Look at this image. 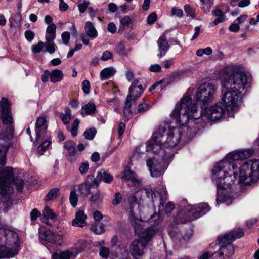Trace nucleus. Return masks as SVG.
Listing matches in <instances>:
<instances>
[{"mask_svg":"<svg viewBox=\"0 0 259 259\" xmlns=\"http://www.w3.org/2000/svg\"><path fill=\"white\" fill-rule=\"evenodd\" d=\"M82 89L86 94H88L90 93V83L88 80H85L82 82Z\"/></svg>","mask_w":259,"mask_h":259,"instance_id":"nucleus-53","label":"nucleus"},{"mask_svg":"<svg viewBox=\"0 0 259 259\" xmlns=\"http://www.w3.org/2000/svg\"><path fill=\"white\" fill-rule=\"evenodd\" d=\"M87 216L84 212L80 210L76 212L75 218L72 221V225L74 226L83 227L86 225Z\"/></svg>","mask_w":259,"mask_h":259,"instance_id":"nucleus-25","label":"nucleus"},{"mask_svg":"<svg viewBox=\"0 0 259 259\" xmlns=\"http://www.w3.org/2000/svg\"><path fill=\"white\" fill-rule=\"evenodd\" d=\"M210 256L212 259H225L224 252H222L220 247L218 251L211 254Z\"/></svg>","mask_w":259,"mask_h":259,"instance_id":"nucleus-48","label":"nucleus"},{"mask_svg":"<svg viewBox=\"0 0 259 259\" xmlns=\"http://www.w3.org/2000/svg\"><path fill=\"white\" fill-rule=\"evenodd\" d=\"M171 15H175L178 17H182L183 12L182 9L173 7L171 10Z\"/></svg>","mask_w":259,"mask_h":259,"instance_id":"nucleus-56","label":"nucleus"},{"mask_svg":"<svg viewBox=\"0 0 259 259\" xmlns=\"http://www.w3.org/2000/svg\"><path fill=\"white\" fill-rule=\"evenodd\" d=\"M149 106L145 103L140 104L138 105L137 113H143L149 109Z\"/></svg>","mask_w":259,"mask_h":259,"instance_id":"nucleus-52","label":"nucleus"},{"mask_svg":"<svg viewBox=\"0 0 259 259\" xmlns=\"http://www.w3.org/2000/svg\"><path fill=\"white\" fill-rule=\"evenodd\" d=\"M249 81L250 78L245 73L236 70L222 78L221 99L227 110H235L238 108L240 95Z\"/></svg>","mask_w":259,"mask_h":259,"instance_id":"nucleus-2","label":"nucleus"},{"mask_svg":"<svg viewBox=\"0 0 259 259\" xmlns=\"http://www.w3.org/2000/svg\"><path fill=\"white\" fill-rule=\"evenodd\" d=\"M73 255V252L69 250L64 251L58 250L54 252L52 254V257L53 259H70Z\"/></svg>","mask_w":259,"mask_h":259,"instance_id":"nucleus-26","label":"nucleus"},{"mask_svg":"<svg viewBox=\"0 0 259 259\" xmlns=\"http://www.w3.org/2000/svg\"><path fill=\"white\" fill-rule=\"evenodd\" d=\"M91 196L89 200L92 206H99L103 201V196L101 193V191L99 188V186L92 189L91 193H90Z\"/></svg>","mask_w":259,"mask_h":259,"instance_id":"nucleus-20","label":"nucleus"},{"mask_svg":"<svg viewBox=\"0 0 259 259\" xmlns=\"http://www.w3.org/2000/svg\"><path fill=\"white\" fill-rule=\"evenodd\" d=\"M182 131V128L179 127L169 128L168 130L159 127L153 135L152 139L147 142L146 151H152L158 154L162 159H166L168 156L163 147L171 148L176 146L180 141Z\"/></svg>","mask_w":259,"mask_h":259,"instance_id":"nucleus-4","label":"nucleus"},{"mask_svg":"<svg viewBox=\"0 0 259 259\" xmlns=\"http://www.w3.org/2000/svg\"><path fill=\"white\" fill-rule=\"evenodd\" d=\"M216 91V88L212 84L205 82L197 89L195 97L196 101L205 105L211 102Z\"/></svg>","mask_w":259,"mask_h":259,"instance_id":"nucleus-9","label":"nucleus"},{"mask_svg":"<svg viewBox=\"0 0 259 259\" xmlns=\"http://www.w3.org/2000/svg\"><path fill=\"white\" fill-rule=\"evenodd\" d=\"M175 208L174 204L171 202H168L165 208V213L167 215H169L174 209Z\"/></svg>","mask_w":259,"mask_h":259,"instance_id":"nucleus-55","label":"nucleus"},{"mask_svg":"<svg viewBox=\"0 0 259 259\" xmlns=\"http://www.w3.org/2000/svg\"><path fill=\"white\" fill-rule=\"evenodd\" d=\"M217 187V201L232 203L230 194L233 185L238 179L239 183L249 185L259 179V160H249L238 167L235 163L227 160L216 163L212 170Z\"/></svg>","mask_w":259,"mask_h":259,"instance_id":"nucleus-1","label":"nucleus"},{"mask_svg":"<svg viewBox=\"0 0 259 259\" xmlns=\"http://www.w3.org/2000/svg\"><path fill=\"white\" fill-rule=\"evenodd\" d=\"M120 28L119 30H124L130 27V24L132 23L130 18L125 16L120 19Z\"/></svg>","mask_w":259,"mask_h":259,"instance_id":"nucleus-34","label":"nucleus"},{"mask_svg":"<svg viewBox=\"0 0 259 259\" xmlns=\"http://www.w3.org/2000/svg\"><path fill=\"white\" fill-rule=\"evenodd\" d=\"M63 73L61 70L55 69L51 71L50 81L53 83L60 81L63 77Z\"/></svg>","mask_w":259,"mask_h":259,"instance_id":"nucleus-30","label":"nucleus"},{"mask_svg":"<svg viewBox=\"0 0 259 259\" xmlns=\"http://www.w3.org/2000/svg\"><path fill=\"white\" fill-rule=\"evenodd\" d=\"M56 217V214L48 206H46L44 208L43 211V218L46 219V218H48L51 219H54Z\"/></svg>","mask_w":259,"mask_h":259,"instance_id":"nucleus-38","label":"nucleus"},{"mask_svg":"<svg viewBox=\"0 0 259 259\" xmlns=\"http://www.w3.org/2000/svg\"><path fill=\"white\" fill-rule=\"evenodd\" d=\"M4 233L5 244L11 248L15 249L17 252L19 249V240L18 234L10 230H2Z\"/></svg>","mask_w":259,"mask_h":259,"instance_id":"nucleus-13","label":"nucleus"},{"mask_svg":"<svg viewBox=\"0 0 259 259\" xmlns=\"http://www.w3.org/2000/svg\"><path fill=\"white\" fill-rule=\"evenodd\" d=\"M96 134L95 128H90L84 131L83 135L85 138L88 140H92Z\"/></svg>","mask_w":259,"mask_h":259,"instance_id":"nucleus-42","label":"nucleus"},{"mask_svg":"<svg viewBox=\"0 0 259 259\" xmlns=\"http://www.w3.org/2000/svg\"><path fill=\"white\" fill-rule=\"evenodd\" d=\"M121 178L125 180L131 182V184L135 186H139L141 185V180L138 178L137 175L130 170H126L124 171Z\"/></svg>","mask_w":259,"mask_h":259,"instance_id":"nucleus-21","label":"nucleus"},{"mask_svg":"<svg viewBox=\"0 0 259 259\" xmlns=\"http://www.w3.org/2000/svg\"><path fill=\"white\" fill-rule=\"evenodd\" d=\"M38 233L39 238L40 240L58 246H61L64 242V238L62 235L56 234L45 228H40Z\"/></svg>","mask_w":259,"mask_h":259,"instance_id":"nucleus-11","label":"nucleus"},{"mask_svg":"<svg viewBox=\"0 0 259 259\" xmlns=\"http://www.w3.org/2000/svg\"><path fill=\"white\" fill-rule=\"evenodd\" d=\"M41 217V213L37 209H33L30 213V218L32 221H35L38 217Z\"/></svg>","mask_w":259,"mask_h":259,"instance_id":"nucleus-57","label":"nucleus"},{"mask_svg":"<svg viewBox=\"0 0 259 259\" xmlns=\"http://www.w3.org/2000/svg\"><path fill=\"white\" fill-rule=\"evenodd\" d=\"M34 33L31 30H27L25 32V37L29 42H31V41L34 39Z\"/></svg>","mask_w":259,"mask_h":259,"instance_id":"nucleus-58","label":"nucleus"},{"mask_svg":"<svg viewBox=\"0 0 259 259\" xmlns=\"http://www.w3.org/2000/svg\"><path fill=\"white\" fill-rule=\"evenodd\" d=\"M61 117L62 122L65 125L68 124L71 119V110L67 108L65 110V113L61 115Z\"/></svg>","mask_w":259,"mask_h":259,"instance_id":"nucleus-35","label":"nucleus"},{"mask_svg":"<svg viewBox=\"0 0 259 259\" xmlns=\"http://www.w3.org/2000/svg\"><path fill=\"white\" fill-rule=\"evenodd\" d=\"M166 39V32H165L159 38L157 41L158 51L159 52V54H158L157 56L159 58L164 56L169 48V45L168 44Z\"/></svg>","mask_w":259,"mask_h":259,"instance_id":"nucleus-19","label":"nucleus"},{"mask_svg":"<svg viewBox=\"0 0 259 259\" xmlns=\"http://www.w3.org/2000/svg\"><path fill=\"white\" fill-rule=\"evenodd\" d=\"M184 10L188 15L194 17L195 16V13L194 10L192 9L190 6L188 5H186L184 6Z\"/></svg>","mask_w":259,"mask_h":259,"instance_id":"nucleus-54","label":"nucleus"},{"mask_svg":"<svg viewBox=\"0 0 259 259\" xmlns=\"http://www.w3.org/2000/svg\"><path fill=\"white\" fill-rule=\"evenodd\" d=\"M59 192V190L58 188H53L49 191L45 197V200L47 201L51 200L53 199H55L57 197L58 193Z\"/></svg>","mask_w":259,"mask_h":259,"instance_id":"nucleus-36","label":"nucleus"},{"mask_svg":"<svg viewBox=\"0 0 259 259\" xmlns=\"http://www.w3.org/2000/svg\"><path fill=\"white\" fill-rule=\"evenodd\" d=\"M15 249L5 244L0 245V259L12 257L17 254Z\"/></svg>","mask_w":259,"mask_h":259,"instance_id":"nucleus-22","label":"nucleus"},{"mask_svg":"<svg viewBox=\"0 0 259 259\" xmlns=\"http://www.w3.org/2000/svg\"><path fill=\"white\" fill-rule=\"evenodd\" d=\"M36 138L35 141H38L41 136V132L45 131L47 128L46 120L44 117H40L37 118L36 124Z\"/></svg>","mask_w":259,"mask_h":259,"instance_id":"nucleus-23","label":"nucleus"},{"mask_svg":"<svg viewBox=\"0 0 259 259\" xmlns=\"http://www.w3.org/2000/svg\"><path fill=\"white\" fill-rule=\"evenodd\" d=\"M69 200L71 205L73 207H75L76 206L78 201V197L75 189L70 192Z\"/></svg>","mask_w":259,"mask_h":259,"instance_id":"nucleus-40","label":"nucleus"},{"mask_svg":"<svg viewBox=\"0 0 259 259\" xmlns=\"http://www.w3.org/2000/svg\"><path fill=\"white\" fill-rule=\"evenodd\" d=\"M93 176H88L85 182L78 185V191L81 196L86 197L95 188V184L93 183Z\"/></svg>","mask_w":259,"mask_h":259,"instance_id":"nucleus-17","label":"nucleus"},{"mask_svg":"<svg viewBox=\"0 0 259 259\" xmlns=\"http://www.w3.org/2000/svg\"><path fill=\"white\" fill-rule=\"evenodd\" d=\"M210 209L209 205L205 203L186 208L184 210V214L186 215L185 221L197 219L209 211Z\"/></svg>","mask_w":259,"mask_h":259,"instance_id":"nucleus-10","label":"nucleus"},{"mask_svg":"<svg viewBox=\"0 0 259 259\" xmlns=\"http://www.w3.org/2000/svg\"><path fill=\"white\" fill-rule=\"evenodd\" d=\"M109 254V249L108 248L101 246L99 250V255L100 256L104 258H106L108 257Z\"/></svg>","mask_w":259,"mask_h":259,"instance_id":"nucleus-47","label":"nucleus"},{"mask_svg":"<svg viewBox=\"0 0 259 259\" xmlns=\"http://www.w3.org/2000/svg\"><path fill=\"white\" fill-rule=\"evenodd\" d=\"M225 107L221 103L216 104L209 108H205L204 111L207 118L215 121L221 118L225 113Z\"/></svg>","mask_w":259,"mask_h":259,"instance_id":"nucleus-12","label":"nucleus"},{"mask_svg":"<svg viewBox=\"0 0 259 259\" xmlns=\"http://www.w3.org/2000/svg\"><path fill=\"white\" fill-rule=\"evenodd\" d=\"M118 238L116 235H114L111 240V246L112 248H119Z\"/></svg>","mask_w":259,"mask_h":259,"instance_id":"nucleus-61","label":"nucleus"},{"mask_svg":"<svg viewBox=\"0 0 259 259\" xmlns=\"http://www.w3.org/2000/svg\"><path fill=\"white\" fill-rule=\"evenodd\" d=\"M212 53V50L211 48L208 47L205 49H199L197 50L196 54L198 57H201L204 54L209 56Z\"/></svg>","mask_w":259,"mask_h":259,"instance_id":"nucleus-39","label":"nucleus"},{"mask_svg":"<svg viewBox=\"0 0 259 259\" xmlns=\"http://www.w3.org/2000/svg\"><path fill=\"white\" fill-rule=\"evenodd\" d=\"M146 165L152 177H158L161 175V165L155 157L148 159L146 160Z\"/></svg>","mask_w":259,"mask_h":259,"instance_id":"nucleus-16","label":"nucleus"},{"mask_svg":"<svg viewBox=\"0 0 259 259\" xmlns=\"http://www.w3.org/2000/svg\"><path fill=\"white\" fill-rule=\"evenodd\" d=\"M89 1L88 0H84L82 3L78 4V9L80 13H84L86 11V9L89 5Z\"/></svg>","mask_w":259,"mask_h":259,"instance_id":"nucleus-49","label":"nucleus"},{"mask_svg":"<svg viewBox=\"0 0 259 259\" xmlns=\"http://www.w3.org/2000/svg\"><path fill=\"white\" fill-rule=\"evenodd\" d=\"M244 233L242 230H239L237 231H232L225 235L222 238H218V242L220 246H227L229 244H232V242L236 239L244 236Z\"/></svg>","mask_w":259,"mask_h":259,"instance_id":"nucleus-14","label":"nucleus"},{"mask_svg":"<svg viewBox=\"0 0 259 259\" xmlns=\"http://www.w3.org/2000/svg\"><path fill=\"white\" fill-rule=\"evenodd\" d=\"M198 110V107L195 104H192L191 97L185 95L177 102L170 116L177 123L184 125L190 120L200 118L201 113Z\"/></svg>","mask_w":259,"mask_h":259,"instance_id":"nucleus-5","label":"nucleus"},{"mask_svg":"<svg viewBox=\"0 0 259 259\" xmlns=\"http://www.w3.org/2000/svg\"><path fill=\"white\" fill-rule=\"evenodd\" d=\"M79 124V120L78 119H75L72 123V127L70 131L71 134V135L73 137L77 136V129Z\"/></svg>","mask_w":259,"mask_h":259,"instance_id":"nucleus-44","label":"nucleus"},{"mask_svg":"<svg viewBox=\"0 0 259 259\" xmlns=\"http://www.w3.org/2000/svg\"><path fill=\"white\" fill-rule=\"evenodd\" d=\"M222 252H224L225 258L229 257L234 253L235 249L232 244H229L227 246H220Z\"/></svg>","mask_w":259,"mask_h":259,"instance_id":"nucleus-32","label":"nucleus"},{"mask_svg":"<svg viewBox=\"0 0 259 259\" xmlns=\"http://www.w3.org/2000/svg\"><path fill=\"white\" fill-rule=\"evenodd\" d=\"M239 25V24L237 23V22L235 20L234 23L230 25L229 27V30L232 32L238 31L240 28Z\"/></svg>","mask_w":259,"mask_h":259,"instance_id":"nucleus-64","label":"nucleus"},{"mask_svg":"<svg viewBox=\"0 0 259 259\" xmlns=\"http://www.w3.org/2000/svg\"><path fill=\"white\" fill-rule=\"evenodd\" d=\"M96 111V106L94 103L89 102L82 107L81 114L83 116L87 115H92Z\"/></svg>","mask_w":259,"mask_h":259,"instance_id":"nucleus-28","label":"nucleus"},{"mask_svg":"<svg viewBox=\"0 0 259 259\" xmlns=\"http://www.w3.org/2000/svg\"><path fill=\"white\" fill-rule=\"evenodd\" d=\"M131 200L134 202L131 204L129 218L135 232L139 236V238L131 242L129 246V251L134 259H139L144 255L149 242L156 233V230L150 228L144 230L142 229L140 209L139 205L136 202V197L132 196Z\"/></svg>","mask_w":259,"mask_h":259,"instance_id":"nucleus-3","label":"nucleus"},{"mask_svg":"<svg viewBox=\"0 0 259 259\" xmlns=\"http://www.w3.org/2000/svg\"><path fill=\"white\" fill-rule=\"evenodd\" d=\"M159 214L157 213H155L151 216L150 218L149 219V222H154L155 224H157L159 222Z\"/></svg>","mask_w":259,"mask_h":259,"instance_id":"nucleus-60","label":"nucleus"},{"mask_svg":"<svg viewBox=\"0 0 259 259\" xmlns=\"http://www.w3.org/2000/svg\"><path fill=\"white\" fill-rule=\"evenodd\" d=\"M254 151L252 149H245L242 150H238L234 151L230 154L228 156L229 158L231 159L232 161L228 160V158H225L222 161L227 160L231 163H235L237 164V162L235 161L239 160H243L250 157L253 153Z\"/></svg>","mask_w":259,"mask_h":259,"instance_id":"nucleus-15","label":"nucleus"},{"mask_svg":"<svg viewBox=\"0 0 259 259\" xmlns=\"http://www.w3.org/2000/svg\"><path fill=\"white\" fill-rule=\"evenodd\" d=\"M44 47V42L42 41L39 42L38 44L32 46V51L34 53H38L41 51Z\"/></svg>","mask_w":259,"mask_h":259,"instance_id":"nucleus-46","label":"nucleus"},{"mask_svg":"<svg viewBox=\"0 0 259 259\" xmlns=\"http://www.w3.org/2000/svg\"><path fill=\"white\" fill-rule=\"evenodd\" d=\"M122 196L119 192L115 193V197L112 200V204L114 206L118 205L121 201Z\"/></svg>","mask_w":259,"mask_h":259,"instance_id":"nucleus-51","label":"nucleus"},{"mask_svg":"<svg viewBox=\"0 0 259 259\" xmlns=\"http://www.w3.org/2000/svg\"><path fill=\"white\" fill-rule=\"evenodd\" d=\"M0 107L2 119L3 123L7 125V130L0 134V139L5 141V143L0 147V168L5 165L6 154L8 152L10 146V139L12 137L14 127L12 124L13 122L12 116L11 113L10 104L8 99L2 98L0 102Z\"/></svg>","mask_w":259,"mask_h":259,"instance_id":"nucleus-6","label":"nucleus"},{"mask_svg":"<svg viewBox=\"0 0 259 259\" xmlns=\"http://www.w3.org/2000/svg\"><path fill=\"white\" fill-rule=\"evenodd\" d=\"M44 44L46 47V50L47 52L50 54H53L55 52L57 46L55 44L53 41L46 40V42Z\"/></svg>","mask_w":259,"mask_h":259,"instance_id":"nucleus-37","label":"nucleus"},{"mask_svg":"<svg viewBox=\"0 0 259 259\" xmlns=\"http://www.w3.org/2000/svg\"><path fill=\"white\" fill-rule=\"evenodd\" d=\"M93 183L95 184V187L97 188L101 182L110 183L113 181V177L104 170L99 171L95 178L93 177Z\"/></svg>","mask_w":259,"mask_h":259,"instance_id":"nucleus-18","label":"nucleus"},{"mask_svg":"<svg viewBox=\"0 0 259 259\" xmlns=\"http://www.w3.org/2000/svg\"><path fill=\"white\" fill-rule=\"evenodd\" d=\"M140 79H135L129 88L130 94L127 96L124 106L123 114L128 120L132 116L133 112L131 107L133 103L141 96L144 91V88L140 83Z\"/></svg>","mask_w":259,"mask_h":259,"instance_id":"nucleus-7","label":"nucleus"},{"mask_svg":"<svg viewBox=\"0 0 259 259\" xmlns=\"http://www.w3.org/2000/svg\"><path fill=\"white\" fill-rule=\"evenodd\" d=\"M157 20V16L155 13L150 14L147 17V21L149 24H152Z\"/></svg>","mask_w":259,"mask_h":259,"instance_id":"nucleus-63","label":"nucleus"},{"mask_svg":"<svg viewBox=\"0 0 259 259\" xmlns=\"http://www.w3.org/2000/svg\"><path fill=\"white\" fill-rule=\"evenodd\" d=\"M51 142L49 140H46L38 147V152L40 155H42L44 152L48 148Z\"/></svg>","mask_w":259,"mask_h":259,"instance_id":"nucleus-43","label":"nucleus"},{"mask_svg":"<svg viewBox=\"0 0 259 259\" xmlns=\"http://www.w3.org/2000/svg\"><path fill=\"white\" fill-rule=\"evenodd\" d=\"M91 229L97 234H101L105 232L104 225L99 223L93 224L91 227Z\"/></svg>","mask_w":259,"mask_h":259,"instance_id":"nucleus-33","label":"nucleus"},{"mask_svg":"<svg viewBox=\"0 0 259 259\" xmlns=\"http://www.w3.org/2000/svg\"><path fill=\"white\" fill-rule=\"evenodd\" d=\"M172 239L177 241V240L182 241L184 240L186 241L188 240L192 235V231L189 229L186 234H184L182 231H171L170 233Z\"/></svg>","mask_w":259,"mask_h":259,"instance_id":"nucleus-24","label":"nucleus"},{"mask_svg":"<svg viewBox=\"0 0 259 259\" xmlns=\"http://www.w3.org/2000/svg\"><path fill=\"white\" fill-rule=\"evenodd\" d=\"M116 51L119 55L126 54V50L125 49V46L124 42H120L116 48Z\"/></svg>","mask_w":259,"mask_h":259,"instance_id":"nucleus-45","label":"nucleus"},{"mask_svg":"<svg viewBox=\"0 0 259 259\" xmlns=\"http://www.w3.org/2000/svg\"><path fill=\"white\" fill-rule=\"evenodd\" d=\"M13 169L6 167L0 172V194L6 201L10 202V195L13 193L11 182L13 181Z\"/></svg>","mask_w":259,"mask_h":259,"instance_id":"nucleus-8","label":"nucleus"},{"mask_svg":"<svg viewBox=\"0 0 259 259\" xmlns=\"http://www.w3.org/2000/svg\"><path fill=\"white\" fill-rule=\"evenodd\" d=\"M85 30L88 36L91 38H95L98 35L97 30L90 21L85 23Z\"/></svg>","mask_w":259,"mask_h":259,"instance_id":"nucleus-29","label":"nucleus"},{"mask_svg":"<svg viewBox=\"0 0 259 259\" xmlns=\"http://www.w3.org/2000/svg\"><path fill=\"white\" fill-rule=\"evenodd\" d=\"M89 169V164L88 162H83L80 165L79 170L81 174H84L87 172Z\"/></svg>","mask_w":259,"mask_h":259,"instance_id":"nucleus-62","label":"nucleus"},{"mask_svg":"<svg viewBox=\"0 0 259 259\" xmlns=\"http://www.w3.org/2000/svg\"><path fill=\"white\" fill-rule=\"evenodd\" d=\"M75 143L72 141H67L64 143V147L68 151H70L75 148Z\"/></svg>","mask_w":259,"mask_h":259,"instance_id":"nucleus-50","label":"nucleus"},{"mask_svg":"<svg viewBox=\"0 0 259 259\" xmlns=\"http://www.w3.org/2000/svg\"><path fill=\"white\" fill-rule=\"evenodd\" d=\"M51 72L48 70H46L44 71L41 75V80L43 82H47L50 79Z\"/></svg>","mask_w":259,"mask_h":259,"instance_id":"nucleus-59","label":"nucleus"},{"mask_svg":"<svg viewBox=\"0 0 259 259\" xmlns=\"http://www.w3.org/2000/svg\"><path fill=\"white\" fill-rule=\"evenodd\" d=\"M115 73V70L113 67H107L103 69L100 73V78L104 80L113 75Z\"/></svg>","mask_w":259,"mask_h":259,"instance_id":"nucleus-31","label":"nucleus"},{"mask_svg":"<svg viewBox=\"0 0 259 259\" xmlns=\"http://www.w3.org/2000/svg\"><path fill=\"white\" fill-rule=\"evenodd\" d=\"M78 155V152L75 148L68 151L66 156L67 159L71 162H74Z\"/></svg>","mask_w":259,"mask_h":259,"instance_id":"nucleus-41","label":"nucleus"},{"mask_svg":"<svg viewBox=\"0 0 259 259\" xmlns=\"http://www.w3.org/2000/svg\"><path fill=\"white\" fill-rule=\"evenodd\" d=\"M56 26L52 23L49 25L46 29L47 34L45 36L47 41H53L56 38Z\"/></svg>","mask_w":259,"mask_h":259,"instance_id":"nucleus-27","label":"nucleus"}]
</instances>
